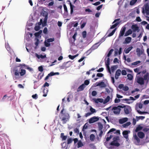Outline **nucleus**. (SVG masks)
I'll return each instance as SVG.
<instances>
[{"label": "nucleus", "instance_id": "1", "mask_svg": "<svg viewBox=\"0 0 149 149\" xmlns=\"http://www.w3.org/2000/svg\"><path fill=\"white\" fill-rule=\"evenodd\" d=\"M25 69H27L30 71L33 70L32 68L24 63L19 64L18 66L14 68L13 71L16 79L19 78V74L22 76L25 74L26 71Z\"/></svg>", "mask_w": 149, "mask_h": 149}, {"label": "nucleus", "instance_id": "2", "mask_svg": "<svg viewBox=\"0 0 149 149\" xmlns=\"http://www.w3.org/2000/svg\"><path fill=\"white\" fill-rule=\"evenodd\" d=\"M123 107L121 105H118L117 107H114L112 109L113 113L115 114L118 115L120 114L121 108H123Z\"/></svg>", "mask_w": 149, "mask_h": 149}, {"label": "nucleus", "instance_id": "3", "mask_svg": "<svg viewBox=\"0 0 149 149\" xmlns=\"http://www.w3.org/2000/svg\"><path fill=\"white\" fill-rule=\"evenodd\" d=\"M135 81L137 83L141 85H143L144 84V79L142 77H137L135 79Z\"/></svg>", "mask_w": 149, "mask_h": 149}, {"label": "nucleus", "instance_id": "4", "mask_svg": "<svg viewBox=\"0 0 149 149\" xmlns=\"http://www.w3.org/2000/svg\"><path fill=\"white\" fill-rule=\"evenodd\" d=\"M123 108H124V110L125 113L126 114H129L131 110V107L129 106H123Z\"/></svg>", "mask_w": 149, "mask_h": 149}, {"label": "nucleus", "instance_id": "5", "mask_svg": "<svg viewBox=\"0 0 149 149\" xmlns=\"http://www.w3.org/2000/svg\"><path fill=\"white\" fill-rule=\"evenodd\" d=\"M59 73L58 72H51L50 73L48 74V75L45 77L44 79L45 81H46L48 79L49 77L55 75H58Z\"/></svg>", "mask_w": 149, "mask_h": 149}, {"label": "nucleus", "instance_id": "6", "mask_svg": "<svg viewBox=\"0 0 149 149\" xmlns=\"http://www.w3.org/2000/svg\"><path fill=\"white\" fill-rule=\"evenodd\" d=\"M98 118L95 116H94L93 117L89 119V122L90 123H92L98 121Z\"/></svg>", "mask_w": 149, "mask_h": 149}, {"label": "nucleus", "instance_id": "7", "mask_svg": "<svg viewBox=\"0 0 149 149\" xmlns=\"http://www.w3.org/2000/svg\"><path fill=\"white\" fill-rule=\"evenodd\" d=\"M109 146L118 147L120 146V144L118 142H115L113 141L109 144Z\"/></svg>", "mask_w": 149, "mask_h": 149}, {"label": "nucleus", "instance_id": "8", "mask_svg": "<svg viewBox=\"0 0 149 149\" xmlns=\"http://www.w3.org/2000/svg\"><path fill=\"white\" fill-rule=\"evenodd\" d=\"M116 130L115 129L113 128H112L108 132V134L115 131V132H114V133L117 134H120V130H117L116 131Z\"/></svg>", "mask_w": 149, "mask_h": 149}, {"label": "nucleus", "instance_id": "9", "mask_svg": "<svg viewBox=\"0 0 149 149\" xmlns=\"http://www.w3.org/2000/svg\"><path fill=\"white\" fill-rule=\"evenodd\" d=\"M130 131H127L125 130L123 131V134L124 137L126 139H127L128 138V134L129 133H130Z\"/></svg>", "mask_w": 149, "mask_h": 149}, {"label": "nucleus", "instance_id": "10", "mask_svg": "<svg viewBox=\"0 0 149 149\" xmlns=\"http://www.w3.org/2000/svg\"><path fill=\"white\" fill-rule=\"evenodd\" d=\"M105 63L109 72L111 73V70L109 66L110 64V59L109 58H107V61L105 62Z\"/></svg>", "mask_w": 149, "mask_h": 149}, {"label": "nucleus", "instance_id": "11", "mask_svg": "<svg viewBox=\"0 0 149 149\" xmlns=\"http://www.w3.org/2000/svg\"><path fill=\"white\" fill-rule=\"evenodd\" d=\"M98 43L95 44L91 47L89 49V51H92V50H93L97 49L99 46V45H98Z\"/></svg>", "mask_w": 149, "mask_h": 149}, {"label": "nucleus", "instance_id": "12", "mask_svg": "<svg viewBox=\"0 0 149 149\" xmlns=\"http://www.w3.org/2000/svg\"><path fill=\"white\" fill-rule=\"evenodd\" d=\"M131 28L133 30V31L135 32L136 31L138 30L137 31H139V28L138 26L135 24L132 25V26Z\"/></svg>", "mask_w": 149, "mask_h": 149}, {"label": "nucleus", "instance_id": "13", "mask_svg": "<svg viewBox=\"0 0 149 149\" xmlns=\"http://www.w3.org/2000/svg\"><path fill=\"white\" fill-rule=\"evenodd\" d=\"M135 100V99L132 96L130 97L129 98H125L123 99V100L127 102L128 104H130L131 103L130 102H129L130 100Z\"/></svg>", "mask_w": 149, "mask_h": 149}, {"label": "nucleus", "instance_id": "14", "mask_svg": "<svg viewBox=\"0 0 149 149\" xmlns=\"http://www.w3.org/2000/svg\"><path fill=\"white\" fill-rule=\"evenodd\" d=\"M138 136L141 139H143L145 136L144 133L142 132H139L137 134Z\"/></svg>", "mask_w": 149, "mask_h": 149}, {"label": "nucleus", "instance_id": "15", "mask_svg": "<svg viewBox=\"0 0 149 149\" xmlns=\"http://www.w3.org/2000/svg\"><path fill=\"white\" fill-rule=\"evenodd\" d=\"M85 87V85L84 84H82L81 85L77 88V91L78 92L83 91Z\"/></svg>", "mask_w": 149, "mask_h": 149}, {"label": "nucleus", "instance_id": "16", "mask_svg": "<svg viewBox=\"0 0 149 149\" xmlns=\"http://www.w3.org/2000/svg\"><path fill=\"white\" fill-rule=\"evenodd\" d=\"M106 92L109 95H111V97H112V93L113 92V90L111 88H110V90L108 88H106Z\"/></svg>", "mask_w": 149, "mask_h": 149}, {"label": "nucleus", "instance_id": "17", "mask_svg": "<svg viewBox=\"0 0 149 149\" xmlns=\"http://www.w3.org/2000/svg\"><path fill=\"white\" fill-rule=\"evenodd\" d=\"M132 38L130 37H128L125 38V43L128 44L130 43L131 41Z\"/></svg>", "mask_w": 149, "mask_h": 149}, {"label": "nucleus", "instance_id": "18", "mask_svg": "<svg viewBox=\"0 0 149 149\" xmlns=\"http://www.w3.org/2000/svg\"><path fill=\"white\" fill-rule=\"evenodd\" d=\"M48 91V89L47 88H44L43 92L44 94L43 95V97H46L47 95V94Z\"/></svg>", "mask_w": 149, "mask_h": 149}, {"label": "nucleus", "instance_id": "19", "mask_svg": "<svg viewBox=\"0 0 149 149\" xmlns=\"http://www.w3.org/2000/svg\"><path fill=\"white\" fill-rule=\"evenodd\" d=\"M132 30L131 29H129L126 32L124 36L125 37L131 34L132 33Z\"/></svg>", "mask_w": 149, "mask_h": 149}, {"label": "nucleus", "instance_id": "20", "mask_svg": "<svg viewBox=\"0 0 149 149\" xmlns=\"http://www.w3.org/2000/svg\"><path fill=\"white\" fill-rule=\"evenodd\" d=\"M127 120V118H124L123 119H120L119 120V122L120 124H123Z\"/></svg>", "mask_w": 149, "mask_h": 149}, {"label": "nucleus", "instance_id": "21", "mask_svg": "<svg viewBox=\"0 0 149 149\" xmlns=\"http://www.w3.org/2000/svg\"><path fill=\"white\" fill-rule=\"evenodd\" d=\"M70 14H72L73 12V8H74V6L72 5L71 2L70 3Z\"/></svg>", "mask_w": 149, "mask_h": 149}, {"label": "nucleus", "instance_id": "22", "mask_svg": "<svg viewBox=\"0 0 149 149\" xmlns=\"http://www.w3.org/2000/svg\"><path fill=\"white\" fill-rule=\"evenodd\" d=\"M143 128L140 125L138 126L136 128V130H135V132H138L141 131V130Z\"/></svg>", "mask_w": 149, "mask_h": 149}, {"label": "nucleus", "instance_id": "23", "mask_svg": "<svg viewBox=\"0 0 149 149\" xmlns=\"http://www.w3.org/2000/svg\"><path fill=\"white\" fill-rule=\"evenodd\" d=\"M133 47L131 46L130 47H128L125 50V52L126 54L130 52L132 49Z\"/></svg>", "mask_w": 149, "mask_h": 149}, {"label": "nucleus", "instance_id": "24", "mask_svg": "<svg viewBox=\"0 0 149 149\" xmlns=\"http://www.w3.org/2000/svg\"><path fill=\"white\" fill-rule=\"evenodd\" d=\"M110 97L109 96H108L105 99L103 103L105 104L109 101L110 100Z\"/></svg>", "mask_w": 149, "mask_h": 149}, {"label": "nucleus", "instance_id": "25", "mask_svg": "<svg viewBox=\"0 0 149 149\" xmlns=\"http://www.w3.org/2000/svg\"><path fill=\"white\" fill-rule=\"evenodd\" d=\"M145 12L146 14H149V6L146 5L145 7Z\"/></svg>", "mask_w": 149, "mask_h": 149}, {"label": "nucleus", "instance_id": "26", "mask_svg": "<svg viewBox=\"0 0 149 149\" xmlns=\"http://www.w3.org/2000/svg\"><path fill=\"white\" fill-rule=\"evenodd\" d=\"M44 75V73L40 72L39 73L38 77L39 80H40Z\"/></svg>", "mask_w": 149, "mask_h": 149}, {"label": "nucleus", "instance_id": "27", "mask_svg": "<svg viewBox=\"0 0 149 149\" xmlns=\"http://www.w3.org/2000/svg\"><path fill=\"white\" fill-rule=\"evenodd\" d=\"M117 68L118 66L117 65H114L111 66V71L113 72Z\"/></svg>", "mask_w": 149, "mask_h": 149}, {"label": "nucleus", "instance_id": "28", "mask_svg": "<svg viewBox=\"0 0 149 149\" xmlns=\"http://www.w3.org/2000/svg\"><path fill=\"white\" fill-rule=\"evenodd\" d=\"M42 30H40L38 32H37L35 33H34V35L36 37H38L40 36V35L42 33Z\"/></svg>", "mask_w": 149, "mask_h": 149}, {"label": "nucleus", "instance_id": "29", "mask_svg": "<svg viewBox=\"0 0 149 149\" xmlns=\"http://www.w3.org/2000/svg\"><path fill=\"white\" fill-rule=\"evenodd\" d=\"M136 52L138 56H140L141 55V51L140 49L139 48H137L136 49Z\"/></svg>", "mask_w": 149, "mask_h": 149}, {"label": "nucleus", "instance_id": "30", "mask_svg": "<svg viewBox=\"0 0 149 149\" xmlns=\"http://www.w3.org/2000/svg\"><path fill=\"white\" fill-rule=\"evenodd\" d=\"M145 118V116H136V121H138L139 120L141 119V120H143Z\"/></svg>", "mask_w": 149, "mask_h": 149}, {"label": "nucleus", "instance_id": "31", "mask_svg": "<svg viewBox=\"0 0 149 149\" xmlns=\"http://www.w3.org/2000/svg\"><path fill=\"white\" fill-rule=\"evenodd\" d=\"M127 79L129 80H132L133 79V76L131 74H127Z\"/></svg>", "mask_w": 149, "mask_h": 149}, {"label": "nucleus", "instance_id": "32", "mask_svg": "<svg viewBox=\"0 0 149 149\" xmlns=\"http://www.w3.org/2000/svg\"><path fill=\"white\" fill-rule=\"evenodd\" d=\"M119 137L118 136H114L113 139V141L115 142H118V141L119 140Z\"/></svg>", "mask_w": 149, "mask_h": 149}, {"label": "nucleus", "instance_id": "33", "mask_svg": "<svg viewBox=\"0 0 149 149\" xmlns=\"http://www.w3.org/2000/svg\"><path fill=\"white\" fill-rule=\"evenodd\" d=\"M121 70L119 69H118L116 71L115 74L117 76H119L121 74Z\"/></svg>", "mask_w": 149, "mask_h": 149}, {"label": "nucleus", "instance_id": "34", "mask_svg": "<svg viewBox=\"0 0 149 149\" xmlns=\"http://www.w3.org/2000/svg\"><path fill=\"white\" fill-rule=\"evenodd\" d=\"M78 55V54H77L74 56H72L71 55H69L68 56L69 58L72 59L73 60Z\"/></svg>", "mask_w": 149, "mask_h": 149}, {"label": "nucleus", "instance_id": "35", "mask_svg": "<svg viewBox=\"0 0 149 149\" xmlns=\"http://www.w3.org/2000/svg\"><path fill=\"white\" fill-rule=\"evenodd\" d=\"M61 120L63 124L66 123L68 121V119L65 117H63L61 118Z\"/></svg>", "mask_w": 149, "mask_h": 149}, {"label": "nucleus", "instance_id": "36", "mask_svg": "<svg viewBox=\"0 0 149 149\" xmlns=\"http://www.w3.org/2000/svg\"><path fill=\"white\" fill-rule=\"evenodd\" d=\"M77 148H79L83 146V144L81 141H79L77 143Z\"/></svg>", "mask_w": 149, "mask_h": 149}, {"label": "nucleus", "instance_id": "37", "mask_svg": "<svg viewBox=\"0 0 149 149\" xmlns=\"http://www.w3.org/2000/svg\"><path fill=\"white\" fill-rule=\"evenodd\" d=\"M90 140L91 141H93L95 138V136L94 135V134H91L90 136Z\"/></svg>", "mask_w": 149, "mask_h": 149}, {"label": "nucleus", "instance_id": "38", "mask_svg": "<svg viewBox=\"0 0 149 149\" xmlns=\"http://www.w3.org/2000/svg\"><path fill=\"white\" fill-rule=\"evenodd\" d=\"M119 23L117 22L114 24L113 25L110 27L111 29H113L116 27L119 24Z\"/></svg>", "mask_w": 149, "mask_h": 149}, {"label": "nucleus", "instance_id": "39", "mask_svg": "<svg viewBox=\"0 0 149 149\" xmlns=\"http://www.w3.org/2000/svg\"><path fill=\"white\" fill-rule=\"evenodd\" d=\"M134 139L138 143H139L140 141V139L137 137V135L135 134L134 136Z\"/></svg>", "mask_w": 149, "mask_h": 149}, {"label": "nucleus", "instance_id": "40", "mask_svg": "<svg viewBox=\"0 0 149 149\" xmlns=\"http://www.w3.org/2000/svg\"><path fill=\"white\" fill-rule=\"evenodd\" d=\"M54 38H48L46 40L47 42H50L54 41Z\"/></svg>", "mask_w": 149, "mask_h": 149}, {"label": "nucleus", "instance_id": "41", "mask_svg": "<svg viewBox=\"0 0 149 149\" xmlns=\"http://www.w3.org/2000/svg\"><path fill=\"white\" fill-rule=\"evenodd\" d=\"M100 85H102V87H104L105 86V85L104 83V82L103 81H101L100 83H98V84L97 85V86H99Z\"/></svg>", "mask_w": 149, "mask_h": 149}, {"label": "nucleus", "instance_id": "42", "mask_svg": "<svg viewBox=\"0 0 149 149\" xmlns=\"http://www.w3.org/2000/svg\"><path fill=\"white\" fill-rule=\"evenodd\" d=\"M141 63V61H137L136 62H134L132 63V65H136L140 63Z\"/></svg>", "mask_w": 149, "mask_h": 149}, {"label": "nucleus", "instance_id": "43", "mask_svg": "<svg viewBox=\"0 0 149 149\" xmlns=\"http://www.w3.org/2000/svg\"><path fill=\"white\" fill-rule=\"evenodd\" d=\"M116 28L114 29L111 33H110L108 35V36H111L113 35L114 33L116 31Z\"/></svg>", "mask_w": 149, "mask_h": 149}, {"label": "nucleus", "instance_id": "44", "mask_svg": "<svg viewBox=\"0 0 149 149\" xmlns=\"http://www.w3.org/2000/svg\"><path fill=\"white\" fill-rule=\"evenodd\" d=\"M131 124V123L130 122H127L125 124L123 125V127H128Z\"/></svg>", "mask_w": 149, "mask_h": 149}, {"label": "nucleus", "instance_id": "45", "mask_svg": "<svg viewBox=\"0 0 149 149\" xmlns=\"http://www.w3.org/2000/svg\"><path fill=\"white\" fill-rule=\"evenodd\" d=\"M73 141V139L71 138H70L68 139L67 140V144H69L72 142Z\"/></svg>", "mask_w": 149, "mask_h": 149}, {"label": "nucleus", "instance_id": "46", "mask_svg": "<svg viewBox=\"0 0 149 149\" xmlns=\"http://www.w3.org/2000/svg\"><path fill=\"white\" fill-rule=\"evenodd\" d=\"M113 51V49H112L109 51L108 53V54L107 55L108 57H109L112 54Z\"/></svg>", "mask_w": 149, "mask_h": 149}, {"label": "nucleus", "instance_id": "47", "mask_svg": "<svg viewBox=\"0 0 149 149\" xmlns=\"http://www.w3.org/2000/svg\"><path fill=\"white\" fill-rule=\"evenodd\" d=\"M49 42H47L46 40L44 42V44L45 46L46 47H49L50 46V44L49 43Z\"/></svg>", "mask_w": 149, "mask_h": 149}, {"label": "nucleus", "instance_id": "48", "mask_svg": "<svg viewBox=\"0 0 149 149\" xmlns=\"http://www.w3.org/2000/svg\"><path fill=\"white\" fill-rule=\"evenodd\" d=\"M137 0H132L130 2V4L131 5H133L136 3Z\"/></svg>", "mask_w": 149, "mask_h": 149}, {"label": "nucleus", "instance_id": "49", "mask_svg": "<svg viewBox=\"0 0 149 149\" xmlns=\"http://www.w3.org/2000/svg\"><path fill=\"white\" fill-rule=\"evenodd\" d=\"M148 74H149L148 73H146V74H145L144 76V77H143L144 80H146L147 79L148 77V76H149Z\"/></svg>", "mask_w": 149, "mask_h": 149}, {"label": "nucleus", "instance_id": "50", "mask_svg": "<svg viewBox=\"0 0 149 149\" xmlns=\"http://www.w3.org/2000/svg\"><path fill=\"white\" fill-rule=\"evenodd\" d=\"M90 111H91V113H92V114L96 112L95 110L92 107H91L90 108Z\"/></svg>", "mask_w": 149, "mask_h": 149}, {"label": "nucleus", "instance_id": "51", "mask_svg": "<svg viewBox=\"0 0 149 149\" xmlns=\"http://www.w3.org/2000/svg\"><path fill=\"white\" fill-rule=\"evenodd\" d=\"M82 35L83 38H85L86 36V32L85 31H83L82 32Z\"/></svg>", "mask_w": 149, "mask_h": 149}, {"label": "nucleus", "instance_id": "52", "mask_svg": "<svg viewBox=\"0 0 149 149\" xmlns=\"http://www.w3.org/2000/svg\"><path fill=\"white\" fill-rule=\"evenodd\" d=\"M68 63V62H67L66 63H64L63 64V65L62 66V67H63V68H62L63 69H66V68H68V67H66V65L67 64V63Z\"/></svg>", "mask_w": 149, "mask_h": 149}, {"label": "nucleus", "instance_id": "53", "mask_svg": "<svg viewBox=\"0 0 149 149\" xmlns=\"http://www.w3.org/2000/svg\"><path fill=\"white\" fill-rule=\"evenodd\" d=\"M122 74L123 75H126L127 74V72L125 70H123L121 71Z\"/></svg>", "mask_w": 149, "mask_h": 149}, {"label": "nucleus", "instance_id": "54", "mask_svg": "<svg viewBox=\"0 0 149 149\" xmlns=\"http://www.w3.org/2000/svg\"><path fill=\"white\" fill-rule=\"evenodd\" d=\"M113 136L112 135H110L109 136H108L107 138H106V141H109V140H110V139L112 138L113 137Z\"/></svg>", "mask_w": 149, "mask_h": 149}, {"label": "nucleus", "instance_id": "55", "mask_svg": "<svg viewBox=\"0 0 149 149\" xmlns=\"http://www.w3.org/2000/svg\"><path fill=\"white\" fill-rule=\"evenodd\" d=\"M63 7H64V10L65 12L66 13H68V11L66 5L65 4L63 5Z\"/></svg>", "mask_w": 149, "mask_h": 149}, {"label": "nucleus", "instance_id": "56", "mask_svg": "<svg viewBox=\"0 0 149 149\" xmlns=\"http://www.w3.org/2000/svg\"><path fill=\"white\" fill-rule=\"evenodd\" d=\"M125 33L122 31L121 30L120 31L119 36L120 37L123 36L124 34Z\"/></svg>", "mask_w": 149, "mask_h": 149}, {"label": "nucleus", "instance_id": "57", "mask_svg": "<svg viewBox=\"0 0 149 149\" xmlns=\"http://www.w3.org/2000/svg\"><path fill=\"white\" fill-rule=\"evenodd\" d=\"M40 29V27L39 25H36L35 26L34 29L36 31H38Z\"/></svg>", "mask_w": 149, "mask_h": 149}, {"label": "nucleus", "instance_id": "58", "mask_svg": "<svg viewBox=\"0 0 149 149\" xmlns=\"http://www.w3.org/2000/svg\"><path fill=\"white\" fill-rule=\"evenodd\" d=\"M38 70L39 71L42 72L43 70V67L42 66H39L38 68Z\"/></svg>", "mask_w": 149, "mask_h": 149}, {"label": "nucleus", "instance_id": "59", "mask_svg": "<svg viewBox=\"0 0 149 149\" xmlns=\"http://www.w3.org/2000/svg\"><path fill=\"white\" fill-rule=\"evenodd\" d=\"M139 70L138 68H136L134 69V71L135 72L138 73V74H139L140 73V72H139Z\"/></svg>", "mask_w": 149, "mask_h": 149}, {"label": "nucleus", "instance_id": "60", "mask_svg": "<svg viewBox=\"0 0 149 149\" xmlns=\"http://www.w3.org/2000/svg\"><path fill=\"white\" fill-rule=\"evenodd\" d=\"M32 97L33 99H37L38 98V95L36 94L33 95L32 96Z\"/></svg>", "mask_w": 149, "mask_h": 149}, {"label": "nucleus", "instance_id": "61", "mask_svg": "<svg viewBox=\"0 0 149 149\" xmlns=\"http://www.w3.org/2000/svg\"><path fill=\"white\" fill-rule=\"evenodd\" d=\"M97 94V93L95 91H93L92 92V95L93 96H95Z\"/></svg>", "mask_w": 149, "mask_h": 149}, {"label": "nucleus", "instance_id": "62", "mask_svg": "<svg viewBox=\"0 0 149 149\" xmlns=\"http://www.w3.org/2000/svg\"><path fill=\"white\" fill-rule=\"evenodd\" d=\"M104 74L101 73H98L97 74V76L99 77H102Z\"/></svg>", "mask_w": 149, "mask_h": 149}, {"label": "nucleus", "instance_id": "63", "mask_svg": "<svg viewBox=\"0 0 149 149\" xmlns=\"http://www.w3.org/2000/svg\"><path fill=\"white\" fill-rule=\"evenodd\" d=\"M47 27H45L43 30V32L44 34H47Z\"/></svg>", "mask_w": 149, "mask_h": 149}, {"label": "nucleus", "instance_id": "64", "mask_svg": "<svg viewBox=\"0 0 149 149\" xmlns=\"http://www.w3.org/2000/svg\"><path fill=\"white\" fill-rule=\"evenodd\" d=\"M129 87L127 86H125L123 88V90L125 91H127L129 90Z\"/></svg>", "mask_w": 149, "mask_h": 149}]
</instances>
